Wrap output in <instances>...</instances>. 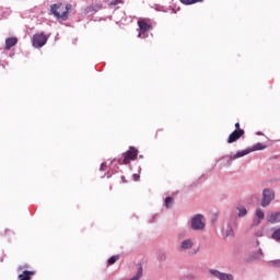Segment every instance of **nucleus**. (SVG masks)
Here are the masks:
<instances>
[{"label":"nucleus","mask_w":280,"mask_h":280,"mask_svg":"<svg viewBox=\"0 0 280 280\" xmlns=\"http://www.w3.org/2000/svg\"><path fill=\"white\" fill-rule=\"evenodd\" d=\"M209 275L219 280H234L235 277L232 273L221 272L218 269H210Z\"/></svg>","instance_id":"nucleus-7"},{"label":"nucleus","mask_w":280,"mask_h":280,"mask_svg":"<svg viewBox=\"0 0 280 280\" xmlns=\"http://www.w3.org/2000/svg\"><path fill=\"white\" fill-rule=\"evenodd\" d=\"M225 159H226V155L223 156V158H221V159L218 161L219 165H221L222 167H229V166H231V163L229 164V162H228Z\"/></svg>","instance_id":"nucleus-22"},{"label":"nucleus","mask_w":280,"mask_h":280,"mask_svg":"<svg viewBox=\"0 0 280 280\" xmlns=\"http://www.w3.org/2000/svg\"><path fill=\"white\" fill-rule=\"evenodd\" d=\"M250 152H253V150H249V149L238 151L234 155H225V159H223V161H226L228 164H231V163H233V161H235V159H242V156H246V154H250Z\"/></svg>","instance_id":"nucleus-9"},{"label":"nucleus","mask_w":280,"mask_h":280,"mask_svg":"<svg viewBox=\"0 0 280 280\" xmlns=\"http://www.w3.org/2000/svg\"><path fill=\"white\" fill-rule=\"evenodd\" d=\"M47 40H49V37L45 35V33L35 34L33 35V47H45V45H47Z\"/></svg>","instance_id":"nucleus-6"},{"label":"nucleus","mask_w":280,"mask_h":280,"mask_svg":"<svg viewBox=\"0 0 280 280\" xmlns=\"http://www.w3.org/2000/svg\"><path fill=\"white\" fill-rule=\"evenodd\" d=\"M161 259H165V254H162Z\"/></svg>","instance_id":"nucleus-34"},{"label":"nucleus","mask_w":280,"mask_h":280,"mask_svg":"<svg viewBox=\"0 0 280 280\" xmlns=\"http://www.w3.org/2000/svg\"><path fill=\"white\" fill-rule=\"evenodd\" d=\"M133 176H137V174H133Z\"/></svg>","instance_id":"nucleus-36"},{"label":"nucleus","mask_w":280,"mask_h":280,"mask_svg":"<svg viewBox=\"0 0 280 280\" xmlns=\"http://www.w3.org/2000/svg\"><path fill=\"white\" fill-rule=\"evenodd\" d=\"M244 129H235L228 138V143H235V141H240L242 137H244Z\"/></svg>","instance_id":"nucleus-10"},{"label":"nucleus","mask_w":280,"mask_h":280,"mask_svg":"<svg viewBox=\"0 0 280 280\" xmlns=\"http://www.w3.org/2000/svg\"><path fill=\"white\" fill-rule=\"evenodd\" d=\"M261 224V219H254L253 226H259Z\"/></svg>","instance_id":"nucleus-26"},{"label":"nucleus","mask_w":280,"mask_h":280,"mask_svg":"<svg viewBox=\"0 0 280 280\" xmlns=\"http://www.w3.org/2000/svg\"><path fill=\"white\" fill-rule=\"evenodd\" d=\"M137 156H139V150L135 149V147H130L127 152L122 153L118 163L119 165H129L131 161H137Z\"/></svg>","instance_id":"nucleus-2"},{"label":"nucleus","mask_w":280,"mask_h":280,"mask_svg":"<svg viewBox=\"0 0 280 280\" xmlns=\"http://www.w3.org/2000/svg\"><path fill=\"white\" fill-rule=\"evenodd\" d=\"M267 222L270 224H279L280 222V212H268L266 217Z\"/></svg>","instance_id":"nucleus-12"},{"label":"nucleus","mask_w":280,"mask_h":280,"mask_svg":"<svg viewBox=\"0 0 280 280\" xmlns=\"http://www.w3.org/2000/svg\"><path fill=\"white\" fill-rule=\"evenodd\" d=\"M256 218L258 220H264V218H266V214L264 213V210H261V208L256 209Z\"/></svg>","instance_id":"nucleus-23"},{"label":"nucleus","mask_w":280,"mask_h":280,"mask_svg":"<svg viewBox=\"0 0 280 280\" xmlns=\"http://www.w3.org/2000/svg\"><path fill=\"white\" fill-rule=\"evenodd\" d=\"M236 211H238L237 218H246L248 215V210L244 206H237Z\"/></svg>","instance_id":"nucleus-16"},{"label":"nucleus","mask_w":280,"mask_h":280,"mask_svg":"<svg viewBox=\"0 0 280 280\" xmlns=\"http://www.w3.org/2000/svg\"><path fill=\"white\" fill-rule=\"evenodd\" d=\"M271 240H275V242H278V244H280V228L273 229V233L271 234Z\"/></svg>","instance_id":"nucleus-19"},{"label":"nucleus","mask_w":280,"mask_h":280,"mask_svg":"<svg viewBox=\"0 0 280 280\" xmlns=\"http://www.w3.org/2000/svg\"><path fill=\"white\" fill-rule=\"evenodd\" d=\"M249 150H252V152H255V151H257V150H266V145L265 144H262V143H260V142H258V143H256L252 149H249Z\"/></svg>","instance_id":"nucleus-21"},{"label":"nucleus","mask_w":280,"mask_h":280,"mask_svg":"<svg viewBox=\"0 0 280 280\" xmlns=\"http://www.w3.org/2000/svg\"><path fill=\"white\" fill-rule=\"evenodd\" d=\"M71 10V4H62L56 3L50 8V12L56 16V19H61L62 21H67L69 19V11Z\"/></svg>","instance_id":"nucleus-1"},{"label":"nucleus","mask_w":280,"mask_h":280,"mask_svg":"<svg viewBox=\"0 0 280 280\" xmlns=\"http://www.w3.org/2000/svg\"><path fill=\"white\" fill-rule=\"evenodd\" d=\"M178 240H183V234H178Z\"/></svg>","instance_id":"nucleus-32"},{"label":"nucleus","mask_w":280,"mask_h":280,"mask_svg":"<svg viewBox=\"0 0 280 280\" xmlns=\"http://www.w3.org/2000/svg\"><path fill=\"white\" fill-rule=\"evenodd\" d=\"M205 217L202 214H196L190 220V229L192 231H205Z\"/></svg>","instance_id":"nucleus-4"},{"label":"nucleus","mask_w":280,"mask_h":280,"mask_svg":"<svg viewBox=\"0 0 280 280\" xmlns=\"http://www.w3.org/2000/svg\"><path fill=\"white\" fill-rule=\"evenodd\" d=\"M34 275H36V271L25 270L21 275H19L18 279L19 280H31L32 277H34Z\"/></svg>","instance_id":"nucleus-14"},{"label":"nucleus","mask_w":280,"mask_h":280,"mask_svg":"<svg viewBox=\"0 0 280 280\" xmlns=\"http://www.w3.org/2000/svg\"><path fill=\"white\" fill-rule=\"evenodd\" d=\"M119 260V256H112L108 260L107 264L109 266H113V264L117 262Z\"/></svg>","instance_id":"nucleus-25"},{"label":"nucleus","mask_w":280,"mask_h":280,"mask_svg":"<svg viewBox=\"0 0 280 280\" xmlns=\"http://www.w3.org/2000/svg\"><path fill=\"white\" fill-rule=\"evenodd\" d=\"M235 128H236V130H242V128H240V122L235 124Z\"/></svg>","instance_id":"nucleus-31"},{"label":"nucleus","mask_w":280,"mask_h":280,"mask_svg":"<svg viewBox=\"0 0 280 280\" xmlns=\"http://www.w3.org/2000/svg\"><path fill=\"white\" fill-rule=\"evenodd\" d=\"M100 172H103L104 174H109V176L112 175L110 174V166L108 165V162H103L100 166Z\"/></svg>","instance_id":"nucleus-17"},{"label":"nucleus","mask_w":280,"mask_h":280,"mask_svg":"<svg viewBox=\"0 0 280 280\" xmlns=\"http://www.w3.org/2000/svg\"><path fill=\"white\" fill-rule=\"evenodd\" d=\"M138 27L140 31L138 38H141L142 34H145V32H150V30H152V22L149 19H140L138 20Z\"/></svg>","instance_id":"nucleus-5"},{"label":"nucleus","mask_w":280,"mask_h":280,"mask_svg":"<svg viewBox=\"0 0 280 280\" xmlns=\"http://www.w3.org/2000/svg\"><path fill=\"white\" fill-rule=\"evenodd\" d=\"M122 183H126V177H121Z\"/></svg>","instance_id":"nucleus-33"},{"label":"nucleus","mask_w":280,"mask_h":280,"mask_svg":"<svg viewBox=\"0 0 280 280\" xmlns=\"http://www.w3.org/2000/svg\"><path fill=\"white\" fill-rule=\"evenodd\" d=\"M199 252H200V247H197L196 249H194V255H198Z\"/></svg>","instance_id":"nucleus-29"},{"label":"nucleus","mask_w":280,"mask_h":280,"mask_svg":"<svg viewBox=\"0 0 280 280\" xmlns=\"http://www.w3.org/2000/svg\"><path fill=\"white\" fill-rule=\"evenodd\" d=\"M183 5H194L196 3H202L205 0H179Z\"/></svg>","instance_id":"nucleus-20"},{"label":"nucleus","mask_w":280,"mask_h":280,"mask_svg":"<svg viewBox=\"0 0 280 280\" xmlns=\"http://www.w3.org/2000/svg\"><path fill=\"white\" fill-rule=\"evenodd\" d=\"M268 266H270L271 268H280V259L270 260L268 262Z\"/></svg>","instance_id":"nucleus-24"},{"label":"nucleus","mask_w":280,"mask_h":280,"mask_svg":"<svg viewBox=\"0 0 280 280\" xmlns=\"http://www.w3.org/2000/svg\"><path fill=\"white\" fill-rule=\"evenodd\" d=\"M164 207L166 209H172L174 207V198L166 197L165 200H164Z\"/></svg>","instance_id":"nucleus-18"},{"label":"nucleus","mask_w":280,"mask_h":280,"mask_svg":"<svg viewBox=\"0 0 280 280\" xmlns=\"http://www.w3.org/2000/svg\"><path fill=\"white\" fill-rule=\"evenodd\" d=\"M194 246H196V240L185 238L179 243V250L182 253H187V250H191Z\"/></svg>","instance_id":"nucleus-8"},{"label":"nucleus","mask_w":280,"mask_h":280,"mask_svg":"<svg viewBox=\"0 0 280 280\" xmlns=\"http://www.w3.org/2000/svg\"><path fill=\"white\" fill-rule=\"evenodd\" d=\"M16 43H19V39L16 37H9L5 39V49L10 50L12 49V47H14V45H16Z\"/></svg>","instance_id":"nucleus-15"},{"label":"nucleus","mask_w":280,"mask_h":280,"mask_svg":"<svg viewBox=\"0 0 280 280\" xmlns=\"http://www.w3.org/2000/svg\"><path fill=\"white\" fill-rule=\"evenodd\" d=\"M261 257H264V252L261 250V248H258V250L253 252L246 259V261L248 262H253V261H259V259H261Z\"/></svg>","instance_id":"nucleus-13"},{"label":"nucleus","mask_w":280,"mask_h":280,"mask_svg":"<svg viewBox=\"0 0 280 280\" xmlns=\"http://www.w3.org/2000/svg\"><path fill=\"white\" fill-rule=\"evenodd\" d=\"M119 3H121V0H114V1L112 2V5H117V4H119Z\"/></svg>","instance_id":"nucleus-28"},{"label":"nucleus","mask_w":280,"mask_h":280,"mask_svg":"<svg viewBox=\"0 0 280 280\" xmlns=\"http://www.w3.org/2000/svg\"><path fill=\"white\" fill-rule=\"evenodd\" d=\"M222 235L223 237H233L235 232L233 231V225L231 222H226L222 228Z\"/></svg>","instance_id":"nucleus-11"},{"label":"nucleus","mask_w":280,"mask_h":280,"mask_svg":"<svg viewBox=\"0 0 280 280\" xmlns=\"http://www.w3.org/2000/svg\"><path fill=\"white\" fill-rule=\"evenodd\" d=\"M275 198H276L275 190H272V188H265L262 190V198L260 201V206L265 209L266 207H270Z\"/></svg>","instance_id":"nucleus-3"},{"label":"nucleus","mask_w":280,"mask_h":280,"mask_svg":"<svg viewBox=\"0 0 280 280\" xmlns=\"http://www.w3.org/2000/svg\"><path fill=\"white\" fill-rule=\"evenodd\" d=\"M131 179L137 183V182H139V176H133V177H131Z\"/></svg>","instance_id":"nucleus-30"},{"label":"nucleus","mask_w":280,"mask_h":280,"mask_svg":"<svg viewBox=\"0 0 280 280\" xmlns=\"http://www.w3.org/2000/svg\"><path fill=\"white\" fill-rule=\"evenodd\" d=\"M256 246H259V241H256Z\"/></svg>","instance_id":"nucleus-35"},{"label":"nucleus","mask_w":280,"mask_h":280,"mask_svg":"<svg viewBox=\"0 0 280 280\" xmlns=\"http://www.w3.org/2000/svg\"><path fill=\"white\" fill-rule=\"evenodd\" d=\"M257 237H264V230H258L256 232Z\"/></svg>","instance_id":"nucleus-27"}]
</instances>
